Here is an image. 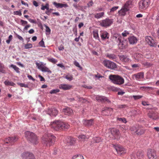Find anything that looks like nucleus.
Returning a JSON list of instances; mask_svg holds the SVG:
<instances>
[{
  "instance_id": "42",
  "label": "nucleus",
  "mask_w": 159,
  "mask_h": 159,
  "mask_svg": "<svg viewBox=\"0 0 159 159\" xmlns=\"http://www.w3.org/2000/svg\"><path fill=\"white\" fill-rule=\"evenodd\" d=\"M78 138L79 139L83 140L86 139H88L89 138V136H86L84 135H80L79 136Z\"/></svg>"
},
{
  "instance_id": "6",
  "label": "nucleus",
  "mask_w": 159,
  "mask_h": 159,
  "mask_svg": "<svg viewBox=\"0 0 159 159\" xmlns=\"http://www.w3.org/2000/svg\"><path fill=\"white\" fill-rule=\"evenodd\" d=\"M147 156L148 159H158V156L157 154L156 151L153 149L148 150Z\"/></svg>"
},
{
  "instance_id": "41",
  "label": "nucleus",
  "mask_w": 159,
  "mask_h": 159,
  "mask_svg": "<svg viewBox=\"0 0 159 159\" xmlns=\"http://www.w3.org/2000/svg\"><path fill=\"white\" fill-rule=\"evenodd\" d=\"M42 72H47L48 74H50L52 73V71L50 70V69L47 67L44 66L43 68Z\"/></svg>"
},
{
  "instance_id": "47",
  "label": "nucleus",
  "mask_w": 159,
  "mask_h": 159,
  "mask_svg": "<svg viewBox=\"0 0 159 159\" xmlns=\"http://www.w3.org/2000/svg\"><path fill=\"white\" fill-rule=\"evenodd\" d=\"M49 8V4L48 3H46L45 6L42 5L41 7V9L42 10H44L45 9L47 10Z\"/></svg>"
},
{
  "instance_id": "58",
  "label": "nucleus",
  "mask_w": 159,
  "mask_h": 159,
  "mask_svg": "<svg viewBox=\"0 0 159 159\" xmlns=\"http://www.w3.org/2000/svg\"><path fill=\"white\" fill-rule=\"evenodd\" d=\"M74 64L77 67L79 68H81V67L80 66V65L79 63L77 61H74Z\"/></svg>"
},
{
  "instance_id": "7",
  "label": "nucleus",
  "mask_w": 159,
  "mask_h": 159,
  "mask_svg": "<svg viewBox=\"0 0 159 159\" xmlns=\"http://www.w3.org/2000/svg\"><path fill=\"white\" fill-rule=\"evenodd\" d=\"M145 40L151 47H156L157 45V41L150 36H146L145 37Z\"/></svg>"
},
{
  "instance_id": "3",
  "label": "nucleus",
  "mask_w": 159,
  "mask_h": 159,
  "mask_svg": "<svg viewBox=\"0 0 159 159\" xmlns=\"http://www.w3.org/2000/svg\"><path fill=\"white\" fill-rule=\"evenodd\" d=\"M109 78L114 84L121 85L124 83V79L121 76L118 75H111Z\"/></svg>"
},
{
  "instance_id": "20",
  "label": "nucleus",
  "mask_w": 159,
  "mask_h": 159,
  "mask_svg": "<svg viewBox=\"0 0 159 159\" xmlns=\"http://www.w3.org/2000/svg\"><path fill=\"white\" fill-rule=\"evenodd\" d=\"M72 86L69 84H61L59 85V88L63 90H66L70 89Z\"/></svg>"
},
{
  "instance_id": "18",
  "label": "nucleus",
  "mask_w": 159,
  "mask_h": 159,
  "mask_svg": "<svg viewBox=\"0 0 159 159\" xmlns=\"http://www.w3.org/2000/svg\"><path fill=\"white\" fill-rule=\"evenodd\" d=\"M58 111L55 108L49 109L47 111V114L51 116H56L58 113Z\"/></svg>"
},
{
  "instance_id": "29",
  "label": "nucleus",
  "mask_w": 159,
  "mask_h": 159,
  "mask_svg": "<svg viewBox=\"0 0 159 159\" xmlns=\"http://www.w3.org/2000/svg\"><path fill=\"white\" fill-rule=\"evenodd\" d=\"M127 9H126L124 7H123L120 11L118 13L119 15L121 16H124L126 14V12L128 11Z\"/></svg>"
},
{
  "instance_id": "13",
  "label": "nucleus",
  "mask_w": 159,
  "mask_h": 159,
  "mask_svg": "<svg viewBox=\"0 0 159 159\" xmlns=\"http://www.w3.org/2000/svg\"><path fill=\"white\" fill-rule=\"evenodd\" d=\"M18 139V138L16 136H15L13 137H8L6 138L4 140V143H10V144H12L14 143Z\"/></svg>"
},
{
  "instance_id": "30",
  "label": "nucleus",
  "mask_w": 159,
  "mask_h": 159,
  "mask_svg": "<svg viewBox=\"0 0 159 159\" xmlns=\"http://www.w3.org/2000/svg\"><path fill=\"white\" fill-rule=\"evenodd\" d=\"M132 2L131 0L128 1L126 2L123 7L126 9H127L129 11V8L132 7Z\"/></svg>"
},
{
  "instance_id": "12",
  "label": "nucleus",
  "mask_w": 159,
  "mask_h": 159,
  "mask_svg": "<svg viewBox=\"0 0 159 159\" xmlns=\"http://www.w3.org/2000/svg\"><path fill=\"white\" fill-rule=\"evenodd\" d=\"M114 148L117 152V153L119 155H121L126 152V150L120 145L115 146Z\"/></svg>"
},
{
  "instance_id": "1",
  "label": "nucleus",
  "mask_w": 159,
  "mask_h": 159,
  "mask_svg": "<svg viewBox=\"0 0 159 159\" xmlns=\"http://www.w3.org/2000/svg\"><path fill=\"white\" fill-rule=\"evenodd\" d=\"M51 127L56 131L65 130L70 128V125L68 123L60 120H57L51 123Z\"/></svg>"
},
{
  "instance_id": "23",
  "label": "nucleus",
  "mask_w": 159,
  "mask_h": 159,
  "mask_svg": "<svg viewBox=\"0 0 159 159\" xmlns=\"http://www.w3.org/2000/svg\"><path fill=\"white\" fill-rule=\"evenodd\" d=\"M148 116L150 118L153 120H156L157 117V113L152 111H149Z\"/></svg>"
},
{
  "instance_id": "16",
  "label": "nucleus",
  "mask_w": 159,
  "mask_h": 159,
  "mask_svg": "<svg viewBox=\"0 0 159 159\" xmlns=\"http://www.w3.org/2000/svg\"><path fill=\"white\" fill-rule=\"evenodd\" d=\"M96 100L99 102H110V101L107 98V97L103 96H96L95 97Z\"/></svg>"
},
{
  "instance_id": "19",
  "label": "nucleus",
  "mask_w": 159,
  "mask_h": 159,
  "mask_svg": "<svg viewBox=\"0 0 159 159\" xmlns=\"http://www.w3.org/2000/svg\"><path fill=\"white\" fill-rule=\"evenodd\" d=\"M93 121V120L92 119L89 120H84L83 121V124L85 126L90 127L93 125L94 123Z\"/></svg>"
},
{
  "instance_id": "45",
  "label": "nucleus",
  "mask_w": 159,
  "mask_h": 159,
  "mask_svg": "<svg viewBox=\"0 0 159 159\" xmlns=\"http://www.w3.org/2000/svg\"><path fill=\"white\" fill-rule=\"evenodd\" d=\"M72 159H84L83 156L81 155H77V156H74Z\"/></svg>"
},
{
  "instance_id": "37",
  "label": "nucleus",
  "mask_w": 159,
  "mask_h": 159,
  "mask_svg": "<svg viewBox=\"0 0 159 159\" xmlns=\"http://www.w3.org/2000/svg\"><path fill=\"white\" fill-rule=\"evenodd\" d=\"M92 139L94 143H98L102 141L101 138L99 137H94Z\"/></svg>"
},
{
  "instance_id": "36",
  "label": "nucleus",
  "mask_w": 159,
  "mask_h": 159,
  "mask_svg": "<svg viewBox=\"0 0 159 159\" xmlns=\"http://www.w3.org/2000/svg\"><path fill=\"white\" fill-rule=\"evenodd\" d=\"M106 56V57L112 60H114L116 57V55L114 54H107Z\"/></svg>"
},
{
  "instance_id": "54",
  "label": "nucleus",
  "mask_w": 159,
  "mask_h": 159,
  "mask_svg": "<svg viewBox=\"0 0 159 159\" xmlns=\"http://www.w3.org/2000/svg\"><path fill=\"white\" fill-rule=\"evenodd\" d=\"M133 97L134 99V100H137L142 98L143 97V96L141 95H134L133 96Z\"/></svg>"
},
{
  "instance_id": "56",
  "label": "nucleus",
  "mask_w": 159,
  "mask_h": 159,
  "mask_svg": "<svg viewBox=\"0 0 159 159\" xmlns=\"http://www.w3.org/2000/svg\"><path fill=\"white\" fill-rule=\"evenodd\" d=\"M129 34L128 31L125 30L122 33V34L123 37H126Z\"/></svg>"
},
{
  "instance_id": "35",
  "label": "nucleus",
  "mask_w": 159,
  "mask_h": 159,
  "mask_svg": "<svg viewBox=\"0 0 159 159\" xmlns=\"http://www.w3.org/2000/svg\"><path fill=\"white\" fill-rule=\"evenodd\" d=\"M4 83L7 86H11L14 87L15 85V84L14 82L12 81H10L8 80H7L5 81Z\"/></svg>"
},
{
  "instance_id": "11",
  "label": "nucleus",
  "mask_w": 159,
  "mask_h": 159,
  "mask_svg": "<svg viewBox=\"0 0 159 159\" xmlns=\"http://www.w3.org/2000/svg\"><path fill=\"white\" fill-rule=\"evenodd\" d=\"M22 158L23 159H35L34 155L29 152H24L22 154Z\"/></svg>"
},
{
  "instance_id": "39",
  "label": "nucleus",
  "mask_w": 159,
  "mask_h": 159,
  "mask_svg": "<svg viewBox=\"0 0 159 159\" xmlns=\"http://www.w3.org/2000/svg\"><path fill=\"white\" fill-rule=\"evenodd\" d=\"M137 127H136L134 126H133L131 127L130 130H131L132 133L133 134H136L137 132Z\"/></svg>"
},
{
  "instance_id": "62",
  "label": "nucleus",
  "mask_w": 159,
  "mask_h": 159,
  "mask_svg": "<svg viewBox=\"0 0 159 159\" xmlns=\"http://www.w3.org/2000/svg\"><path fill=\"white\" fill-rule=\"evenodd\" d=\"M15 14L18 15L19 16L21 15V13L20 11H16L14 12Z\"/></svg>"
},
{
  "instance_id": "51",
  "label": "nucleus",
  "mask_w": 159,
  "mask_h": 159,
  "mask_svg": "<svg viewBox=\"0 0 159 159\" xmlns=\"http://www.w3.org/2000/svg\"><path fill=\"white\" fill-rule=\"evenodd\" d=\"M4 68V65L2 63H0V72L2 73H4L5 70H3Z\"/></svg>"
},
{
  "instance_id": "61",
  "label": "nucleus",
  "mask_w": 159,
  "mask_h": 159,
  "mask_svg": "<svg viewBox=\"0 0 159 159\" xmlns=\"http://www.w3.org/2000/svg\"><path fill=\"white\" fill-rule=\"evenodd\" d=\"M93 1H91L90 2H89L88 3H87V5L89 7H90V6H92L93 5Z\"/></svg>"
},
{
  "instance_id": "33",
  "label": "nucleus",
  "mask_w": 159,
  "mask_h": 159,
  "mask_svg": "<svg viewBox=\"0 0 159 159\" xmlns=\"http://www.w3.org/2000/svg\"><path fill=\"white\" fill-rule=\"evenodd\" d=\"M136 80H138L143 77L144 74L143 73L140 72L134 75Z\"/></svg>"
},
{
  "instance_id": "34",
  "label": "nucleus",
  "mask_w": 159,
  "mask_h": 159,
  "mask_svg": "<svg viewBox=\"0 0 159 159\" xmlns=\"http://www.w3.org/2000/svg\"><path fill=\"white\" fill-rule=\"evenodd\" d=\"M104 13L103 12L93 14L94 17L97 19L102 18L104 16Z\"/></svg>"
},
{
  "instance_id": "22",
  "label": "nucleus",
  "mask_w": 159,
  "mask_h": 159,
  "mask_svg": "<svg viewBox=\"0 0 159 159\" xmlns=\"http://www.w3.org/2000/svg\"><path fill=\"white\" fill-rule=\"evenodd\" d=\"M63 112L65 115H71L73 113L72 110L69 107H67L63 109Z\"/></svg>"
},
{
  "instance_id": "59",
  "label": "nucleus",
  "mask_w": 159,
  "mask_h": 159,
  "mask_svg": "<svg viewBox=\"0 0 159 159\" xmlns=\"http://www.w3.org/2000/svg\"><path fill=\"white\" fill-rule=\"evenodd\" d=\"M57 66L61 67L63 70H65V69H66L65 66L63 65L62 64H57Z\"/></svg>"
},
{
  "instance_id": "52",
  "label": "nucleus",
  "mask_w": 159,
  "mask_h": 159,
  "mask_svg": "<svg viewBox=\"0 0 159 159\" xmlns=\"http://www.w3.org/2000/svg\"><path fill=\"white\" fill-rule=\"evenodd\" d=\"M45 27L46 28V34H50L51 32L50 29L48 26L46 25H45Z\"/></svg>"
},
{
  "instance_id": "48",
  "label": "nucleus",
  "mask_w": 159,
  "mask_h": 159,
  "mask_svg": "<svg viewBox=\"0 0 159 159\" xmlns=\"http://www.w3.org/2000/svg\"><path fill=\"white\" fill-rule=\"evenodd\" d=\"M33 47L32 44L30 43H27L25 45V48L26 49L31 48Z\"/></svg>"
},
{
  "instance_id": "64",
  "label": "nucleus",
  "mask_w": 159,
  "mask_h": 159,
  "mask_svg": "<svg viewBox=\"0 0 159 159\" xmlns=\"http://www.w3.org/2000/svg\"><path fill=\"white\" fill-rule=\"evenodd\" d=\"M58 48L60 51H61L64 49V47L63 45H61L58 47Z\"/></svg>"
},
{
  "instance_id": "38",
  "label": "nucleus",
  "mask_w": 159,
  "mask_h": 159,
  "mask_svg": "<svg viewBox=\"0 0 159 159\" xmlns=\"http://www.w3.org/2000/svg\"><path fill=\"white\" fill-rule=\"evenodd\" d=\"M75 100L78 101L82 102H85L86 100L82 98H80L79 96L77 95L75 97Z\"/></svg>"
},
{
  "instance_id": "26",
  "label": "nucleus",
  "mask_w": 159,
  "mask_h": 159,
  "mask_svg": "<svg viewBox=\"0 0 159 159\" xmlns=\"http://www.w3.org/2000/svg\"><path fill=\"white\" fill-rule=\"evenodd\" d=\"M76 139L75 138L70 137L67 138L66 139V141L70 145H72L74 144L76 142Z\"/></svg>"
},
{
  "instance_id": "53",
  "label": "nucleus",
  "mask_w": 159,
  "mask_h": 159,
  "mask_svg": "<svg viewBox=\"0 0 159 159\" xmlns=\"http://www.w3.org/2000/svg\"><path fill=\"white\" fill-rule=\"evenodd\" d=\"M60 91V90L58 89H55L52 90L50 92V93L51 94L56 93L57 92H59Z\"/></svg>"
},
{
  "instance_id": "15",
  "label": "nucleus",
  "mask_w": 159,
  "mask_h": 159,
  "mask_svg": "<svg viewBox=\"0 0 159 159\" xmlns=\"http://www.w3.org/2000/svg\"><path fill=\"white\" fill-rule=\"evenodd\" d=\"M111 134L115 139H119L120 137V134L119 130L116 129H113L111 131Z\"/></svg>"
},
{
  "instance_id": "4",
  "label": "nucleus",
  "mask_w": 159,
  "mask_h": 159,
  "mask_svg": "<svg viewBox=\"0 0 159 159\" xmlns=\"http://www.w3.org/2000/svg\"><path fill=\"white\" fill-rule=\"evenodd\" d=\"M25 134L28 140L34 144H36L38 143L37 137L34 133L27 131L25 132Z\"/></svg>"
},
{
  "instance_id": "25",
  "label": "nucleus",
  "mask_w": 159,
  "mask_h": 159,
  "mask_svg": "<svg viewBox=\"0 0 159 159\" xmlns=\"http://www.w3.org/2000/svg\"><path fill=\"white\" fill-rule=\"evenodd\" d=\"M118 43H119L118 46L120 49H122L126 47L127 44L126 41H122L121 39Z\"/></svg>"
},
{
  "instance_id": "31",
  "label": "nucleus",
  "mask_w": 159,
  "mask_h": 159,
  "mask_svg": "<svg viewBox=\"0 0 159 159\" xmlns=\"http://www.w3.org/2000/svg\"><path fill=\"white\" fill-rule=\"evenodd\" d=\"M121 38V36L117 34H115L113 37V39L116 40L117 42L120 41Z\"/></svg>"
},
{
  "instance_id": "24",
  "label": "nucleus",
  "mask_w": 159,
  "mask_h": 159,
  "mask_svg": "<svg viewBox=\"0 0 159 159\" xmlns=\"http://www.w3.org/2000/svg\"><path fill=\"white\" fill-rule=\"evenodd\" d=\"M128 40L129 43L132 44H135L138 41L137 38L134 36H130L128 38Z\"/></svg>"
},
{
  "instance_id": "63",
  "label": "nucleus",
  "mask_w": 159,
  "mask_h": 159,
  "mask_svg": "<svg viewBox=\"0 0 159 159\" xmlns=\"http://www.w3.org/2000/svg\"><path fill=\"white\" fill-rule=\"evenodd\" d=\"M16 36H17V38L19 39H20V40H21L23 42L24 41V39H23V38L21 36H20L19 35H18V34L16 35Z\"/></svg>"
},
{
  "instance_id": "9",
  "label": "nucleus",
  "mask_w": 159,
  "mask_h": 159,
  "mask_svg": "<svg viewBox=\"0 0 159 159\" xmlns=\"http://www.w3.org/2000/svg\"><path fill=\"white\" fill-rule=\"evenodd\" d=\"M113 22L112 19L107 18L101 21L100 22V25L102 27H107L110 26Z\"/></svg>"
},
{
  "instance_id": "44",
  "label": "nucleus",
  "mask_w": 159,
  "mask_h": 159,
  "mask_svg": "<svg viewBox=\"0 0 159 159\" xmlns=\"http://www.w3.org/2000/svg\"><path fill=\"white\" fill-rule=\"evenodd\" d=\"M117 120L124 123H126L127 122L125 118H117Z\"/></svg>"
},
{
  "instance_id": "2",
  "label": "nucleus",
  "mask_w": 159,
  "mask_h": 159,
  "mask_svg": "<svg viewBox=\"0 0 159 159\" xmlns=\"http://www.w3.org/2000/svg\"><path fill=\"white\" fill-rule=\"evenodd\" d=\"M56 140V137L51 134H48L45 135L42 138V143L44 145L47 147L52 145Z\"/></svg>"
},
{
  "instance_id": "27",
  "label": "nucleus",
  "mask_w": 159,
  "mask_h": 159,
  "mask_svg": "<svg viewBox=\"0 0 159 159\" xmlns=\"http://www.w3.org/2000/svg\"><path fill=\"white\" fill-rule=\"evenodd\" d=\"M53 4L57 8H62L63 7H68V5L67 4L57 3L56 2H53Z\"/></svg>"
},
{
  "instance_id": "43",
  "label": "nucleus",
  "mask_w": 159,
  "mask_h": 159,
  "mask_svg": "<svg viewBox=\"0 0 159 159\" xmlns=\"http://www.w3.org/2000/svg\"><path fill=\"white\" fill-rule=\"evenodd\" d=\"M65 78L68 80L70 81L73 80V76L72 75L68 74L65 76Z\"/></svg>"
},
{
  "instance_id": "8",
  "label": "nucleus",
  "mask_w": 159,
  "mask_h": 159,
  "mask_svg": "<svg viewBox=\"0 0 159 159\" xmlns=\"http://www.w3.org/2000/svg\"><path fill=\"white\" fill-rule=\"evenodd\" d=\"M150 4V0H142L139 3V8L140 10L145 9Z\"/></svg>"
},
{
  "instance_id": "28",
  "label": "nucleus",
  "mask_w": 159,
  "mask_h": 159,
  "mask_svg": "<svg viewBox=\"0 0 159 159\" xmlns=\"http://www.w3.org/2000/svg\"><path fill=\"white\" fill-rule=\"evenodd\" d=\"M145 131V129L142 128L140 126H138L136 134L138 135H142L144 134Z\"/></svg>"
},
{
  "instance_id": "46",
  "label": "nucleus",
  "mask_w": 159,
  "mask_h": 159,
  "mask_svg": "<svg viewBox=\"0 0 159 159\" xmlns=\"http://www.w3.org/2000/svg\"><path fill=\"white\" fill-rule=\"evenodd\" d=\"M48 60L49 61L54 64H55L57 62V60L53 58H48Z\"/></svg>"
},
{
  "instance_id": "55",
  "label": "nucleus",
  "mask_w": 159,
  "mask_h": 159,
  "mask_svg": "<svg viewBox=\"0 0 159 159\" xmlns=\"http://www.w3.org/2000/svg\"><path fill=\"white\" fill-rule=\"evenodd\" d=\"M119 8L118 6H116V7H113L111 8V9L110 12H114L115 11H116L117 9Z\"/></svg>"
},
{
  "instance_id": "14",
  "label": "nucleus",
  "mask_w": 159,
  "mask_h": 159,
  "mask_svg": "<svg viewBox=\"0 0 159 159\" xmlns=\"http://www.w3.org/2000/svg\"><path fill=\"white\" fill-rule=\"evenodd\" d=\"M120 60L125 63H129L130 60L128 56L126 55H120L118 56Z\"/></svg>"
},
{
  "instance_id": "49",
  "label": "nucleus",
  "mask_w": 159,
  "mask_h": 159,
  "mask_svg": "<svg viewBox=\"0 0 159 159\" xmlns=\"http://www.w3.org/2000/svg\"><path fill=\"white\" fill-rule=\"evenodd\" d=\"M93 37L96 39L99 38L98 31H93Z\"/></svg>"
},
{
  "instance_id": "17",
  "label": "nucleus",
  "mask_w": 159,
  "mask_h": 159,
  "mask_svg": "<svg viewBox=\"0 0 159 159\" xmlns=\"http://www.w3.org/2000/svg\"><path fill=\"white\" fill-rule=\"evenodd\" d=\"M113 109L110 107H104L102 111V113L105 115H109L112 113Z\"/></svg>"
},
{
  "instance_id": "5",
  "label": "nucleus",
  "mask_w": 159,
  "mask_h": 159,
  "mask_svg": "<svg viewBox=\"0 0 159 159\" xmlns=\"http://www.w3.org/2000/svg\"><path fill=\"white\" fill-rule=\"evenodd\" d=\"M102 63L105 66L109 69H113L117 67L116 63L109 60H105Z\"/></svg>"
},
{
  "instance_id": "60",
  "label": "nucleus",
  "mask_w": 159,
  "mask_h": 159,
  "mask_svg": "<svg viewBox=\"0 0 159 159\" xmlns=\"http://www.w3.org/2000/svg\"><path fill=\"white\" fill-rule=\"evenodd\" d=\"M47 11L45 12V13L46 14L48 15H50L49 13L51 12V11L53 10L52 9H49V8L48 9H47Z\"/></svg>"
},
{
  "instance_id": "50",
  "label": "nucleus",
  "mask_w": 159,
  "mask_h": 159,
  "mask_svg": "<svg viewBox=\"0 0 159 159\" xmlns=\"http://www.w3.org/2000/svg\"><path fill=\"white\" fill-rule=\"evenodd\" d=\"M39 46L42 47H45L44 42L43 41V39H42V40L40 42H39Z\"/></svg>"
},
{
  "instance_id": "40",
  "label": "nucleus",
  "mask_w": 159,
  "mask_h": 159,
  "mask_svg": "<svg viewBox=\"0 0 159 159\" xmlns=\"http://www.w3.org/2000/svg\"><path fill=\"white\" fill-rule=\"evenodd\" d=\"M10 67L14 69L17 73H20V71H19L20 69L16 65L11 64L10 65Z\"/></svg>"
},
{
  "instance_id": "57",
  "label": "nucleus",
  "mask_w": 159,
  "mask_h": 159,
  "mask_svg": "<svg viewBox=\"0 0 159 159\" xmlns=\"http://www.w3.org/2000/svg\"><path fill=\"white\" fill-rule=\"evenodd\" d=\"M20 22L21 23V25L23 26H24L25 25H27L28 23V22L27 21L22 20H20Z\"/></svg>"
},
{
  "instance_id": "10",
  "label": "nucleus",
  "mask_w": 159,
  "mask_h": 159,
  "mask_svg": "<svg viewBox=\"0 0 159 159\" xmlns=\"http://www.w3.org/2000/svg\"><path fill=\"white\" fill-rule=\"evenodd\" d=\"M136 157L139 159H143L144 152L142 151H139L136 153H133L131 155V159H135Z\"/></svg>"
},
{
  "instance_id": "21",
  "label": "nucleus",
  "mask_w": 159,
  "mask_h": 159,
  "mask_svg": "<svg viewBox=\"0 0 159 159\" xmlns=\"http://www.w3.org/2000/svg\"><path fill=\"white\" fill-rule=\"evenodd\" d=\"M100 33V36L102 40L109 39V34L107 31H102Z\"/></svg>"
},
{
  "instance_id": "32",
  "label": "nucleus",
  "mask_w": 159,
  "mask_h": 159,
  "mask_svg": "<svg viewBox=\"0 0 159 159\" xmlns=\"http://www.w3.org/2000/svg\"><path fill=\"white\" fill-rule=\"evenodd\" d=\"M134 57L136 60L139 61L142 59L143 57V56L140 53H136L134 54Z\"/></svg>"
}]
</instances>
